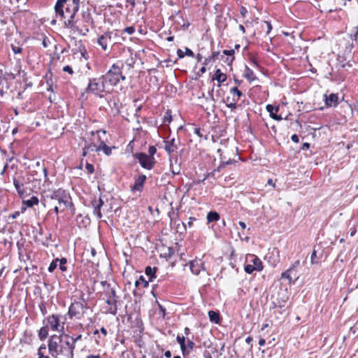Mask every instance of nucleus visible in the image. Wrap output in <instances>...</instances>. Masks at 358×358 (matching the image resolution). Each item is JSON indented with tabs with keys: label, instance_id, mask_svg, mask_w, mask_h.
<instances>
[{
	"label": "nucleus",
	"instance_id": "nucleus-31",
	"mask_svg": "<svg viewBox=\"0 0 358 358\" xmlns=\"http://www.w3.org/2000/svg\"><path fill=\"white\" fill-rule=\"evenodd\" d=\"M223 53L225 55H227L228 57H227L226 59V62L229 64V65H231L234 59V50H224L223 51Z\"/></svg>",
	"mask_w": 358,
	"mask_h": 358
},
{
	"label": "nucleus",
	"instance_id": "nucleus-35",
	"mask_svg": "<svg viewBox=\"0 0 358 358\" xmlns=\"http://www.w3.org/2000/svg\"><path fill=\"white\" fill-rule=\"evenodd\" d=\"M101 284L103 287V293L106 296H108V293L110 292V289H114V288L111 287L109 283H108L107 281H106V280L101 281Z\"/></svg>",
	"mask_w": 358,
	"mask_h": 358
},
{
	"label": "nucleus",
	"instance_id": "nucleus-17",
	"mask_svg": "<svg viewBox=\"0 0 358 358\" xmlns=\"http://www.w3.org/2000/svg\"><path fill=\"white\" fill-rule=\"evenodd\" d=\"M146 179L145 175H140L135 179L134 184L131 187V190L132 192H142Z\"/></svg>",
	"mask_w": 358,
	"mask_h": 358
},
{
	"label": "nucleus",
	"instance_id": "nucleus-37",
	"mask_svg": "<svg viewBox=\"0 0 358 358\" xmlns=\"http://www.w3.org/2000/svg\"><path fill=\"white\" fill-rule=\"evenodd\" d=\"M143 285L144 287H147L148 286V282L145 279L143 275H141L138 280H136L135 285L138 287L139 285Z\"/></svg>",
	"mask_w": 358,
	"mask_h": 358
},
{
	"label": "nucleus",
	"instance_id": "nucleus-49",
	"mask_svg": "<svg viewBox=\"0 0 358 358\" xmlns=\"http://www.w3.org/2000/svg\"><path fill=\"white\" fill-rule=\"evenodd\" d=\"M63 71H65V72L69 73L71 75H72L73 73V69L70 66H69V65L64 66L63 67Z\"/></svg>",
	"mask_w": 358,
	"mask_h": 358
},
{
	"label": "nucleus",
	"instance_id": "nucleus-26",
	"mask_svg": "<svg viewBox=\"0 0 358 358\" xmlns=\"http://www.w3.org/2000/svg\"><path fill=\"white\" fill-rule=\"evenodd\" d=\"M294 273V271L289 268L285 272L282 273L281 278H286L289 280V283L294 282L295 280L297 278L296 277V273L295 272L294 274V280L292 279V274Z\"/></svg>",
	"mask_w": 358,
	"mask_h": 358
},
{
	"label": "nucleus",
	"instance_id": "nucleus-62",
	"mask_svg": "<svg viewBox=\"0 0 358 358\" xmlns=\"http://www.w3.org/2000/svg\"><path fill=\"white\" fill-rule=\"evenodd\" d=\"M206 71V66L203 65V66L200 69L199 71L198 72V74L200 76L203 73H204Z\"/></svg>",
	"mask_w": 358,
	"mask_h": 358
},
{
	"label": "nucleus",
	"instance_id": "nucleus-19",
	"mask_svg": "<svg viewBox=\"0 0 358 358\" xmlns=\"http://www.w3.org/2000/svg\"><path fill=\"white\" fill-rule=\"evenodd\" d=\"M325 103L327 106H336L338 103V96L336 94H331L329 96L324 95Z\"/></svg>",
	"mask_w": 358,
	"mask_h": 358
},
{
	"label": "nucleus",
	"instance_id": "nucleus-24",
	"mask_svg": "<svg viewBox=\"0 0 358 358\" xmlns=\"http://www.w3.org/2000/svg\"><path fill=\"white\" fill-rule=\"evenodd\" d=\"M177 342L180 344L181 351L182 355L185 356L189 353V351L187 350L186 344H185V338L184 336H181L178 335L176 337Z\"/></svg>",
	"mask_w": 358,
	"mask_h": 358
},
{
	"label": "nucleus",
	"instance_id": "nucleus-28",
	"mask_svg": "<svg viewBox=\"0 0 358 358\" xmlns=\"http://www.w3.org/2000/svg\"><path fill=\"white\" fill-rule=\"evenodd\" d=\"M229 93L232 98L236 99V103L239 101L241 97L243 95L242 92L238 89L237 87H233L230 89Z\"/></svg>",
	"mask_w": 358,
	"mask_h": 358
},
{
	"label": "nucleus",
	"instance_id": "nucleus-32",
	"mask_svg": "<svg viewBox=\"0 0 358 358\" xmlns=\"http://www.w3.org/2000/svg\"><path fill=\"white\" fill-rule=\"evenodd\" d=\"M226 105L227 108L234 110L236 109L237 107V103L236 101V99L234 98L227 96L225 100Z\"/></svg>",
	"mask_w": 358,
	"mask_h": 358
},
{
	"label": "nucleus",
	"instance_id": "nucleus-50",
	"mask_svg": "<svg viewBox=\"0 0 358 358\" xmlns=\"http://www.w3.org/2000/svg\"><path fill=\"white\" fill-rule=\"evenodd\" d=\"M219 55H220V52H218V51L213 52L210 55L211 59H213V62H215L217 59Z\"/></svg>",
	"mask_w": 358,
	"mask_h": 358
},
{
	"label": "nucleus",
	"instance_id": "nucleus-13",
	"mask_svg": "<svg viewBox=\"0 0 358 358\" xmlns=\"http://www.w3.org/2000/svg\"><path fill=\"white\" fill-rule=\"evenodd\" d=\"M103 203L104 202L101 197L97 198L95 196L91 201V206L93 208V213L96 216L98 219H101L103 217L101 209Z\"/></svg>",
	"mask_w": 358,
	"mask_h": 358
},
{
	"label": "nucleus",
	"instance_id": "nucleus-36",
	"mask_svg": "<svg viewBox=\"0 0 358 358\" xmlns=\"http://www.w3.org/2000/svg\"><path fill=\"white\" fill-rule=\"evenodd\" d=\"M59 269L62 271V272H66L67 271V266H66V264H67V259L65 258V257H63L62 259H59Z\"/></svg>",
	"mask_w": 358,
	"mask_h": 358
},
{
	"label": "nucleus",
	"instance_id": "nucleus-10",
	"mask_svg": "<svg viewBox=\"0 0 358 358\" xmlns=\"http://www.w3.org/2000/svg\"><path fill=\"white\" fill-rule=\"evenodd\" d=\"M133 157L138 160L141 166L148 170H151L154 168L156 161L154 157L148 156L143 152H136L133 154Z\"/></svg>",
	"mask_w": 358,
	"mask_h": 358
},
{
	"label": "nucleus",
	"instance_id": "nucleus-34",
	"mask_svg": "<svg viewBox=\"0 0 358 358\" xmlns=\"http://www.w3.org/2000/svg\"><path fill=\"white\" fill-rule=\"evenodd\" d=\"M208 316H209V318H210V320L211 322H214L215 323H219L220 322V315H219V313L213 311V310H210L208 312Z\"/></svg>",
	"mask_w": 358,
	"mask_h": 358
},
{
	"label": "nucleus",
	"instance_id": "nucleus-41",
	"mask_svg": "<svg viewBox=\"0 0 358 358\" xmlns=\"http://www.w3.org/2000/svg\"><path fill=\"white\" fill-rule=\"evenodd\" d=\"M310 262H311L312 264H318L319 263L318 259L317 257V252H316L315 250H313V252L311 254Z\"/></svg>",
	"mask_w": 358,
	"mask_h": 358
},
{
	"label": "nucleus",
	"instance_id": "nucleus-54",
	"mask_svg": "<svg viewBox=\"0 0 358 358\" xmlns=\"http://www.w3.org/2000/svg\"><path fill=\"white\" fill-rule=\"evenodd\" d=\"M177 55L179 58H183L185 55V53L181 49H178L177 50Z\"/></svg>",
	"mask_w": 358,
	"mask_h": 358
},
{
	"label": "nucleus",
	"instance_id": "nucleus-60",
	"mask_svg": "<svg viewBox=\"0 0 358 358\" xmlns=\"http://www.w3.org/2000/svg\"><path fill=\"white\" fill-rule=\"evenodd\" d=\"M39 308L41 309V311L42 314L43 315H45L46 314V308H45V306L43 304H41L39 306Z\"/></svg>",
	"mask_w": 358,
	"mask_h": 358
},
{
	"label": "nucleus",
	"instance_id": "nucleus-23",
	"mask_svg": "<svg viewBox=\"0 0 358 358\" xmlns=\"http://www.w3.org/2000/svg\"><path fill=\"white\" fill-rule=\"evenodd\" d=\"M243 77L247 79L250 83L257 80V77L254 71L250 69L248 66H245Z\"/></svg>",
	"mask_w": 358,
	"mask_h": 358
},
{
	"label": "nucleus",
	"instance_id": "nucleus-20",
	"mask_svg": "<svg viewBox=\"0 0 358 358\" xmlns=\"http://www.w3.org/2000/svg\"><path fill=\"white\" fill-rule=\"evenodd\" d=\"M164 149L169 155L174 152L178 149V145L176 143V140L174 138L169 141H165Z\"/></svg>",
	"mask_w": 358,
	"mask_h": 358
},
{
	"label": "nucleus",
	"instance_id": "nucleus-3",
	"mask_svg": "<svg viewBox=\"0 0 358 358\" xmlns=\"http://www.w3.org/2000/svg\"><path fill=\"white\" fill-rule=\"evenodd\" d=\"M80 0H57L55 5L56 17L62 21L64 27L68 22L75 18L80 8Z\"/></svg>",
	"mask_w": 358,
	"mask_h": 358
},
{
	"label": "nucleus",
	"instance_id": "nucleus-38",
	"mask_svg": "<svg viewBox=\"0 0 358 358\" xmlns=\"http://www.w3.org/2000/svg\"><path fill=\"white\" fill-rule=\"evenodd\" d=\"M59 258L55 259L48 266V271L52 273L58 266Z\"/></svg>",
	"mask_w": 358,
	"mask_h": 358
},
{
	"label": "nucleus",
	"instance_id": "nucleus-14",
	"mask_svg": "<svg viewBox=\"0 0 358 358\" xmlns=\"http://www.w3.org/2000/svg\"><path fill=\"white\" fill-rule=\"evenodd\" d=\"M189 267L194 274L199 275L201 271L205 270L204 262L201 259H196L190 262Z\"/></svg>",
	"mask_w": 358,
	"mask_h": 358
},
{
	"label": "nucleus",
	"instance_id": "nucleus-16",
	"mask_svg": "<svg viewBox=\"0 0 358 358\" xmlns=\"http://www.w3.org/2000/svg\"><path fill=\"white\" fill-rule=\"evenodd\" d=\"M111 41V33L110 31L104 32L99 36L97 39V43L101 48L106 51L108 49V43Z\"/></svg>",
	"mask_w": 358,
	"mask_h": 358
},
{
	"label": "nucleus",
	"instance_id": "nucleus-58",
	"mask_svg": "<svg viewBox=\"0 0 358 358\" xmlns=\"http://www.w3.org/2000/svg\"><path fill=\"white\" fill-rule=\"evenodd\" d=\"M20 213L19 211H15L13 214L10 215L9 217H11L12 219H16L19 215Z\"/></svg>",
	"mask_w": 358,
	"mask_h": 358
},
{
	"label": "nucleus",
	"instance_id": "nucleus-56",
	"mask_svg": "<svg viewBox=\"0 0 358 358\" xmlns=\"http://www.w3.org/2000/svg\"><path fill=\"white\" fill-rule=\"evenodd\" d=\"M202 130L200 128H195L194 129V133L199 136V137L203 136Z\"/></svg>",
	"mask_w": 358,
	"mask_h": 358
},
{
	"label": "nucleus",
	"instance_id": "nucleus-51",
	"mask_svg": "<svg viewBox=\"0 0 358 358\" xmlns=\"http://www.w3.org/2000/svg\"><path fill=\"white\" fill-rule=\"evenodd\" d=\"M185 55L189 56V57H194V53L193 52L192 50H191L190 49L186 48H185Z\"/></svg>",
	"mask_w": 358,
	"mask_h": 358
},
{
	"label": "nucleus",
	"instance_id": "nucleus-40",
	"mask_svg": "<svg viewBox=\"0 0 358 358\" xmlns=\"http://www.w3.org/2000/svg\"><path fill=\"white\" fill-rule=\"evenodd\" d=\"M358 36V24L355 27L354 30L350 34L352 40L356 41Z\"/></svg>",
	"mask_w": 358,
	"mask_h": 358
},
{
	"label": "nucleus",
	"instance_id": "nucleus-8",
	"mask_svg": "<svg viewBox=\"0 0 358 358\" xmlns=\"http://www.w3.org/2000/svg\"><path fill=\"white\" fill-rule=\"evenodd\" d=\"M246 261L249 262L244 267V270L247 273L251 274L254 271H260L263 269L262 262L257 256L248 255L246 257Z\"/></svg>",
	"mask_w": 358,
	"mask_h": 358
},
{
	"label": "nucleus",
	"instance_id": "nucleus-64",
	"mask_svg": "<svg viewBox=\"0 0 358 358\" xmlns=\"http://www.w3.org/2000/svg\"><path fill=\"white\" fill-rule=\"evenodd\" d=\"M266 344V340L263 338H260L259 340V345L260 346H264Z\"/></svg>",
	"mask_w": 358,
	"mask_h": 358
},
{
	"label": "nucleus",
	"instance_id": "nucleus-12",
	"mask_svg": "<svg viewBox=\"0 0 358 358\" xmlns=\"http://www.w3.org/2000/svg\"><path fill=\"white\" fill-rule=\"evenodd\" d=\"M106 296V303L108 305V312L115 315L117 311L116 292L115 289H110Z\"/></svg>",
	"mask_w": 358,
	"mask_h": 358
},
{
	"label": "nucleus",
	"instance_id": "nucleus-5",
	"mask_svg": "<svg viewBox=\"0 0 358 358\" xmlns=\"http://www.w3.org/2000/svg\"><path fill=\"white\" fill-rule=\"evenodd\" d=\"M124 64L119 66L117 64H113L110 69L103 76V79L108 86V89L113 90V87L116 86L120 80H125L126 77L122 73Z\"/></svg>",
	"mask_w": 358,
	"mask_h": 358
},
{
	"label": "nucleus",
	"instance_id": "nucleus-15",
	"mask_svg": "<svg viewBox=\"0 0 358 358\" xmlns=\"http://www.w3.org/2000/svg\"><path fill=\"white\" fill-rule=\"evenodd\" d=\"M13 185L19 196L20 197H22L26 193V190L24 189V178L22 176L14 178Z\"/></svg>",
	"mask_w": 358,
	"mask_h": 358
},
{
	"label": "nucleus",
	"instance_id": "nucleus-6",
	"mask_svg": "<svg viewBox=\"0 0 358 358\" xmlns=\"http://www.w3.org/2000/svg\"><path fill=\"white\" fill-rule=\"evenodd\" d=\"M85 92L87 94H92L97 97L103 98L106 94H110L111 90L108 89V86L105 83L103 77L100 76L99 78H90Z\"/></svg>",
	"mask_w": 358,
	"mask_h": 358
},
{
	"label": "nucleus",
	"instance_id": "nucleus-2",
	"mask_svg": "<svg viewBox=\"0 0 358 358\" xmlns=\"http://www.w3.org/2000/svg\"><path fill=\"white\" fill-rule=\"evenodd\" d=\"M50 355L57 358L59 355L73 358L74 345L70 343V336L62 333L59 336L52 335L50 337L48 343Z\"/></svg>",
	"mask_w": 358,
	"mask_h": 358
},
{
	"label": "nucleus",
	"instance_id": "nucleus-47",
	"mask_svg": "<svg viewBox=\"0 0 358 358\" xmlns=\"http://www.w3.org/2000/svg\"><path fill=\"white\" fill-rule=\"evenodd\" d=\"M82 339V335L81 334H79L78 336H77L76 338H71L70 337V343H73L74 345V348H76V343L80 340Z\"/></svg>",
	"mask_w": 358,
	"mask_h": 358
},
{
	"label": "nucleus",
	"instance_id": "nucleus-43",
	"mask_svg": "<svg viewBox=\"0 0 358 358\" xmlns=\"http://www.w3.org/2000/svg\"><path fill=\"white\" fill-rule=\"evenodd\" d=\"M122 33H127L129 35L133 34L135 32V28L133 26L126 27L122 31Z\"/></svg>",
	"mask_w": 358,
	"mask_h": 358
},
{
	"label": "nucleus",
	"instance_id": "nucleus-52",
	"mask_svg": "<svg viewBox=\"0 0 358 358\" xmlns=\"http://www.w3.org/2000/svg\"><path fill=\"white\" fill-rule=\"evenodd\" d=\"M299 260L296 261L289 268L292 269L294 272H296L295 268L299 265Z\"/></svg>",
	"mask_w": 358,
	"mask_h": 358
},
{
	"label": "nucleus",
	"instance_id": "nucleus-4",
	"mask_svg": "<svg viewBox=\"0 0 358 358\" xmlns=\"http://www.w3.org/2000/svg\"><path fill=\"white\" fill-rule=\"evenodd\" d=\"M94 27V22L92 14L89 10H86L83 11L80 17H78L76 20L73 18L71 21L68 22L66 27L82 36H86L90 29Z\"/></svg>",
	"mask_w": 358,
	"mask_h": 358
},
{
	"label": "nucleus",
	"instance_id": "nucleus-27",
	"mask_svg": "<svg viewBox=\"0 0 358 358\" xmlns=\"http://www.w3.org/2000/svg\"><path fill=\"white\" fill-rule=\"evenodd\" d=\"M38 203L39 200L36 196H32L29 199L22 201V204L29 208H32L34 206L38 205Z\"/></svg>",
	"mask_w": 358,
	"mask_h": 358
},
{
	"label": "nucleus",
	"instance_id": "nucleus-1",
	"mask_svg": "<svg viewBox=\"0 0 358 358\" xmlns=\"http://www.w3.org/2000/svg\"><path fill=\"white\" fill-rule=\"evenodd\" d=\"M36 167L41 173L38 178L35 180H41V178H44V183L43 185V194L45 197L52 200H56L60 206H63L64 208H73V203L72 202L71 196L69 192L62 188H58L57 189H52L50 186L51 182L48 177V170L44 166H41L40 162L36 163Z\"/></svg>",
	"mask_w": 358,
	"mask_h": 358
},
{
	"label": "nucleus",
	"instance_id": "nucleus-61",
	"mask_svg": "<svg viewBox=\"0 0 358 358\" xmlns=\"http://www.w3.org/2000/svg\"><path fill=\"white\" fill-rule=\"evenodd\" d=\"M310 148V144L308 143H304L302 145L301 149L303 150H308Z\"/></svg>",
	"mask_w": 358,
	"mask_h": 358
},
{
	"label": "nucleus",
	"instance_id": "nucleus-39",
	"mask_svg": "<svg viewBox=\"0 0 358 358\" xmlns=\"http://www.w3.org/2000/svg\"><path fill=\"white\" fill-rule=\"evenodd\" d=\"M172 121V115L171 110H167L163 118V123H170Z\"/></svg>",
	"mask_w": 358,
	"mask_h": 358
},
{
	"label": "nucleus",
	"instance_id": "nucleus-44",
	"mask_svg": "<svg viewBox=\"0 0 358 358\" xmlns=\"http://www.w3.org/2000/svg\"><path fill=\"white\" fill-rule=\"evenodd\" d=\"M11 48L15 54H20L22 52V48L21 47L15 45L13 44L11 45Z\"/></svg>",
	"mask_w": 358,
	"mask_h": 358
},
{
	"label": "nucleus",
	"instance_id": "nucleus-25",
	"mask_svg": "<svg viewBox=\"0 0 358 358\" xmlns=\"http://www.w3.org/2000/svg\"><path fill=\"white\" fill-rule=\"evenodd\" d=\"M94 147H95V150L96 152L103 151L105 155L109 156L111 154V148L108 146L103 141L101 142V144L99 146H96L94 145Z\"/></svg>",
	"mask_w": 358,
	"mask_h": 358
},
{
	"label": "nucleus",
	"instance_id": "nucleus-46",
	"mask_svg": "<svg viewBox=\"0 0 358 358\" xmlns=\"http://www.w3.org/2000/svg\"><path fill=\"white\" fill-rule=\"evenodd\" d=\"M156 152H157V148L153 145H150L148 148L149 155H148L154 157V155Z\"/></svg>",
	"mask_w": 358,
	"mask_h": 358
},
{
	"label": "nucleus",
	"instance_id": "nucleus-55",
	"mask_svg": "<svg viewBox=\"0 0 358 358\" xmlns=\"http://www.w3.org/2000/svg\"><path fill=\"white\" fill-rule=\"evenodd\" d=\"M213 62V59H211L210 56L206 58L203 62V65L207 66L210 62Z\"/></svg>",
	"mask_w": 358,
	"mask_h": 358
},
{
	"label": "nucleus",
	"instance_id": "nucleus-53",
	"mask_svg": "<svg viewBox=\"0 0 358 358\" xmlns=\"http://www.w3.org/2000/svg\"><path fill=\"white\" fill-rule=\"evenodd\" d=\"M159 311L162 313L163 317H164L165 315H166V308L160 304H159Z\"/></svg>",
	"mask_w": 358,
	"mask_h": 358
},
{
	"label": "nucleus",
	"instance_id": "nucleus-9",
	"mask_svg": "<svg viewBox=\"0 0 358 358\" xmlns=\"http://www.w3.org/2000/svg\"><path fill=\"white\" fill-rule=\"evenodd\" d=\"M14 78L15 76L12 73H8L0 69V98L8 93L11 85V81Z\"/></svg>",
	"mask_w": 358,
	"mask_h": 358
},
{
	"label": "nucleus",
	"instance_id": "nucleus-21",
	"mask_svg": "<svg viewBox=\"0 0 358 358\" xmlns=\"http://www.w3.org/2000/svg\"><path fill=\"white\" fill-rule=\"evenodd\" d=\"M227 78V75L222 73L220 69H217L215 71L213 77V80H216L219 83V87L221 85L222 83L226 81Z\"/></svg>",
	"mask_w": 358,
	"mask_h": 358
},
{
	"label": "nucleus",
	"instance_id": "nucleus-11",
	"mask_svg": "<svg viewBox=\"0 0 358 358\" xmlns=\"http://www.w3.org/2000/svg\"><path fill=\"white\" fill-rule=\"evenodd\" d=\"M48 327L50 328L52 331H60L64 330V323L61 324L60 316L59 315L52 314L49 315L47 318Z\"/></svg>",
	"mask_w": 358,
	"mask_h": 358
},
{
	"label": "nucleus",
	"instance_id": "nucleus-22",
	"mask_svg": "<svg viewBox=\"0 0 358 358\" xmlns=\"http://www.w3.org/2000/svg\"><path fill=\"white\" fill-rule=\"evenodd\" d=\"M266 108V110L269 113L270 117L271 118L278 121L282 120V117L280 115H278L276 113H272V110H275V112L278 113L279 110V106L274 107L271 104H268Z\"/></svg>",
	"mask_w": 358,
	"mask_h": 358
},
{
	"label": "nucleus",
	"instance_id": "nucleus-48",
	"mask_svg": "<svg viewBox=\"0 0 358 358\" xmlns=\"http://www.w3.org/2000/svg\"><path fill=\"white\" fill-rule=\"evenodd\" d=\"M194 345L195 344L192 340L187 339V343L186 345L187 350H192L193 348H194Z\"/></svg>",
	"mask_w": 358,
	"mask_h": 358
},
{
	"label": "nucleus",
	"instance_id": "nucleus-59",
	"mask_svg": "<svg viewBox=\"0 0 358 358\" xmlns=\"http://www.w3.org/2000/svg\"><path fill=\"white\" fill-rule=\"evenodd\" d=\"M265 23H266V27H267V31H266V33L269 34L270 31L272 29V25H271V24L269 22H267V21H266Z\"/></svg>",
	"mask_w": 358,
	"mask_h": 358
},
{
	"label": "nucleus",
	"instance_id": "nucleus-30",
	"mask_svg": "<svg viewBox=\"0 0 358 358\" xmlns=\"http://www.w3.org/2000/svg\"><path fill=\"white\" fill-rule=\"evenodd\" d=\"M220 216L218 213L215 211H210L207 215L208 222H217L220 220Z\"/></svg>",
	"mask_w": 358,
	"mask_h": 358
},
{
	"label": "nucleus",
	"instance_id": "nucleus-33",
	"mask_svg": "<svg viewBox=\"0 0 358 358\" xmlns=\"http://www.w3.org/2000/svg\"><path fill=\"white\" fill-rule=\"evenodd\" d=\"M48 336V326L43 327L38 331V338L41 341H44Z\"/></svg>",
	"mask_w": 358,
	"mask_h": 358
},
{
	"label": "nucleus",
	"instance_id": "nucleus-57",
	"mask_svg": "<svg viewBox=\"0 0 358 358\" xmlns=\"http://www.w3.org/2000/svg\"><path fill=\"white\" fill-rule=\"evenodd\" d=\"M291 139L294 143H299V136L296 134H293L291 136Z\"/></svg>",
	"mask_w": 358,
	"mask_h": 358
},
{
	"label": "nucleus",
	"instance_id": "nucleus-18",
	"mask_svg": "<svg viewBox=\"0 0 358 358\" xmlns=\"http://www.w3.org/2000/svg\"><path fill=\"white\" fill-rule=\"evenodd\" d=\"M76 48L72 50L73 54L80 53L81 57L84 58L85 60L89 59V55L85 48V45L83 44L81 40L78 41V43L76 44Z\"/></svg>",
	"mask_w": 358,
	"mask_h": 358
},
{
	"label": "nucleus",
	"instance_id": "nucleus-63",
	"mask_svg": "<svg viewBox=\"0 0 358 358\" xmlns=\"http://www.w3.org/2000/svg\"><path fill=\"white\" fill-rule=\"evenodd\" d=\"M48 42H49L48 39L46 37H45V38H43V43H42L43 46L44 48H47V47H48Z\"/></svg>",
	"mask_w": 358,
	"mask_h": 358
},
{
	"label": "nucleus",
	"instance_id": "nucleus-42",
	"mask_svg": "<svg viewBox=\"0 0 358 358\" xmlns=\"http://www.w3.org/2000/svg\"><path fill=\"white\" fill-rule=\"evenodd\" d=\"M250 62L255 67L259 66L257 58L255 55H251L250 57Z\"/></svg>",
	"mask_w": 358,
	"mask_h": 358
},
{
	"label": "nucleus",
	"instance_id": "nucleus-7",
	"mask_svg": "<svg viewBox=\"0 0 358 358\" xmlns=\"http://www.w3.org/2000/svg\"><path fill=\"white\" fill-rule=\"evenodd\" d=\"M83 302L74 301L70 305L68 310V315L71 319L76 318L80 320L87 309L85 301L82 298Z\"/></svg>",
	"mask_w": 358,
	"mask_h": 358
},
{
	"label": "nucleus",
	"instance_id": "nucleus-29",
	"mask_svg": "<svg viewBox=\"0 0 358 358\" xmlns=\"http://www.w3.org/2000/svg\"><path fill=\"white\" fill-rule=\"evenodd\" d=\"M157 271V267L147 266L145 270V274L149 276V281H152L156 278V272Z\"/></svg>",
	"mask_w": 358,
	"mask_h": 358
},
{
	"label": "nucleus",
	"instance_id": "nucleus-45",
	"mask_svg": "<svg viewBox=\"0 0 358 358\" xmlns=\"http://www.w3.org/2000/svg\"><path fill=\"white\" fill-rule=\"evenodd\" d=\"M85 169L87 171L88 173L92 174L94 171V166L91 164L87 163L85 165Z\"/></svg>",
	"mask_w": 358,
	"mask_h": 358
}]
</instances>
